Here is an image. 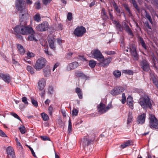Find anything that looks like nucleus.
I'll list each match as a JSON object with an SVG mask.
<instances>
[{
    "instance_id": "f257e3e1",
    "label": "nucleus",
    "mask_w": 158,
    "mask_h": 158,
    "mask_svg": "<svg viewBox=\"0 0 158 158\" xmlns=\"http://www.w3.org/2000/svg\"><path fill=\"white\" fill-rule=\"evenodd\" d=\"M29 15L19 16L20 25L16 26L14 28V31L17 34L27 35L30 34L31 31H33L31 27L26 26Z\"/></svg>"
},
{
    "instance_id": "f03ea898",
    "label": "nucleus",
    "mask_w": 158,
    "mask_h": 158,
    "mask_svg": "<svg viewBox=\"0 0 158 158\" xmlns=\"http://www.w3.org/2000/svg\"><path fill=\"white\" fill-rule=\"evenodd\" d=\"M139 103L144 110H146L148 108L151 109L152 107L151 99L148 95H145L140 98L139 100Z\"/></svg>"
},
{
    "instance_id": "7ed1b4c3",
    "label": "nucleus",
    "mask_w": 158,
    "mask_h": 158,
    "mask_svg": "<svg viewBox=\"0 0 158 158\" xmlns=\"http://www.w3.org/2000/svg\"><path fill=\"white\" fill-rule=\"evenodd\" d=\"M23 0H18L15 4L16 9L19 11V16H23L29 15L27 9L24 6Z\"/></svg>"
},
{
    "instance_id": "20e7f679",
    "label": "nucleus",
    "mask_w": 158,
    "mask_h": 158,
    "mask_svg": "<svg viewBox=\"0 0 158 158\" xmlns=\"http://www.w3.org/2000/svg\"><path fill=\"white\" fill-rule=\"evenodd\" d=\"M47 62L44 58H40L36 61L34 67L36 70L40 71L46 66Z\"/></svg>"
},
{
    "instance_id": "39448f33",
    "label": "nucleus",
    "mask_w": 158,
    "mask_h": 158,
    "mask_svg": "<svg viewBox=\"0 0 158 158\" xmlns=\"http://www.w3.org/2000/svg\"><path fill=\"white\" fill-rule=\"evenodd\" d=\"M149 125L151 128H158V120L154 115L152 114H149Z\"/></svg>"
},
{
    "instance_id": "423d86ee",
    "label": "nucleus",
    "mask_w": 158,
    "mask_h": 158,
    "mask_svg": "<svg viewBox=\"0 0 158 158\" xmlns=\"http://www.w3.org/2000/svg\"><path fill=\"white\" fill-rule=\"evenodd\" d=\"M86 30L83 26L77 27L74 30V35L78 37H81L86 32Z\"/></svg>"
},
{
    "instance_id": "0eeeda50",
    "label": "nucleus",
    "mask_w": 158,
    "mask_h": 158,
    "mask_svg": "<svg viewBox=\"0 0 158 158\" xmlns=\"http://www.w3.org/2000/svg\"><path fill=\"white\" fill-rule=\"evenodd\" d=\"M49 24L47 21L43 22L36 27V30L39 31H47L48 28Z\"/></svg>"
},
{
    "instance_id": "6e6552de",
    "label": "nucleus",
    "mask_w": 158,
    "mask_h": 158,
    "mask_svg": "<svg viewBox=\"0 0 158 158\" xmlns=\"http://www.w3.org/2000/svg\"><path fill=\"white\" fill-rule=\"evenodd\" d=\"M94 58L97 59L98 61H100L102 59H103L104 56L101 52L98 49H94L91 52Z\"/></svg>"
},
{
    "instance_id": "1a4fd4ad",
    "label": "nucleus",
    "mask_w": 158,
    "mask_h": 158,
    "mask_svg": "<svg viewBox=\"0 0 158 158\" xmlns=\"http://www.w3.org/2000/svg\"><path fill=\"white\" fill-rule=\"evenodd\" d=\"M140 65L142 69L145 71L147 72L150 69L149 63L145 59H142L140 62Z\"/></svg>"
},
{
    "instance_id": "9d476101",
    "label": "nucleus",
    "mask_w": 158,
    "mask_h": 158,
    "mask_svg": "<svg viewBox=\"0 0 158 158\" xmlns=\"http://www.w3.org/2000/svg\"><path fill=\"white\" fill-rule=\"evenodd\" d=\"M124 90L123 88L120 86H116L111 90L110 94L113 96L120 94Z\"/></svg>"
},
{
    "instance_id": "9b49d317",
    "label": "nucleus",
    "mask_w": 158,
    "mask_h": 158,
    "mask_svg": "<svg viewBox=\"0 0 158 158\" xmlns=\"http://www.w3.org/2000/svg\"><path fill=\"white\" fill-rule=\"evenodd\" d=\"M129 49L130 52L133 60H138L139 58V55L137 52L135 47L134 46H132Z\"/></svg>"
},
{
    "instance_id": "f8f14e48",
    "label": "nucleus",
    "mask_w": 158,
    "mask_h": 158,
    "mask_svg": "<svg viewBox=\"0 0 158 158\" xmlns=\"http://www.w3.org/2000/svg\"><path fill=\"white\" fill-rule=\"evenodd\" d=\"M79 65L77 62L74 61L69 64L67 66L66 69L67 71H69L76 69Z\"/></svg>"
},
{
    "instance_id": "ddd939ff",
    "label": "nucleus",
    "mask_w": 158,
    "mask_h": 158,
    "mask_svg": "<svg viewBox=\"0 0 158 158\" xmlns=\"http://www.w3.org/2000/svg\"><path fill=\"white\" fill-rule=\"evenodd\" d=\"M145 118L146 114L144 113L141 114L138 117L137 123L140 124H143L145 122Z\"/></svg>"
},
{
    "instance_id": "4468645a",
    "label": "nucleus",
    "mask_w": 158,
    "mask_h": 158,
    "mask_svg": "<svg viewBox=\"0 0 158 158\" xmlns=\"http://www.w3.org/2000/svg\"><path fill=\"white\" fill-rule=\"evenodd\" d=\"M112 60V58L111 57H108V58L103 59H102L101 61H102L100 64L103 67H105L108 66L109 63L111 62Z\"/></svg>"
},
{
    "instance_id": "2eb2a0df",
    "label": "nucleus",
    "mask_w": 158,
    "mask_h": 158,
    "mask_svg": "<svg viewBox=\"0 0 158 158\" xmlns=\"http://www.w3.org/2000/svg\"><path fill=\"white\" fill-rule=\"evenodd\" d=\"M0 77L7 83H9L10 82V77L9 74L1 73Z\"/></svg>"
},
{
    "instance_id": "dca6fc26",
    "label": "nucleus",
    "mask_w": 158,
    "mask_h": 158,
    "mask_svg": "<svg viewBox=\"0 0 158 158\" xmlns=\"http://www.w3.org/2000/svg\"><path fill=\"white\" fill-rule=\"evenodd\" d=\"M8 158H15V153L13 149H7Z\"/></svg>"
},
{
    "instance_id": "f3484780",
    "label": "nucleus",
    "mask_w": 158,
    "mask_h": 158,
    "mask_svg": "<svg viewBox=\"0 0 158 158\" xmlns=\"http://www.w3.org/2000/svg\"><path fill=\"white\" fill-rule=\"evenodd\" d=\"M48 41L50 48L53 50H55L56 47L54 45V38L53 37L50 38L48 39Z\"/></svg>"
},
{
    "instance_id": "a211bd4d",
    "label": "nucleus",
    "mask_w": 158,
    "mask_h": 158,
    "mask_svg": "<svg viewBox=\"0 0 158 158\" xmlns=\"http://www.w3.org/2000/svg\"><path fill=\"white\" fill-rule=\"evenodd\" d=\"M101 15L102 18L104 20H106L109 19V17L107 15L106 11L105 9L103 7L102 8Z\"/></svg>"
},
{
    "instance_id": "6ab92c4d",
    "label": "nucleus",
    "mask_w": 158,
    "mask_h": 158,
    "mask_svg": "<svg viewBox=\"0 0 158 158\" xmlns=\"http://www.w3.org/2000/svg\"><path fill=\"white\" fill-rule=\"evenodd\" d=\"M46 81L44 79H42L39 81L38 83V89L39 90L43 89L45 85Z\"/></svg>"
},
{
    "instance_id": "aec40b11",
    "label": "nucleus",
    "mask_w": 158,
    "mask_h": 158,
    "mask_svg": "<svg viewBox=\"0 0 158 158\" xmlns=\"http://www.w3.org/2000/svg\"><path fill=\"white\" fill-rule=\"evenodd\" d=\"M35 32L34 30L33 29V31H31L30 34L28 37V39L29 41H32L35 42H37L38 40L35 38Z\"/></svg>"
},
{
    "instance_id": "412c9836",
    "label": "nucleus",
    "mask_w": 158,
    "mask_h": 158,
    "mask_svg": "<svg viewBox=\"0 0 158 158\" xmlns=\"http://www.w3.org/2000/svg\"><path fill=\"white\" fill-rule=\"evenodd\" d=\"M75 76L78 77H80L83 79L87 78V76L84 74L83 72L80 71H77L75 73Z\"/></svg>"
},
{
    "instance_id": "4be33fe9",
    "label": "nucleus",
    "mask_w": 158,
    "mask_h": 158,
    "mask_svg": "<svg viewBox=\"0 0 158 158\" xmlns=\"http://www.w3.org/2000/svg\"><path fill=\"white\" fill-rule=\"evenodd\" d=\"M105 106V105L102 102H101L99 105L97 106V108L98 110V111L100 114L103 113L104 109Z\"/></svg>"
},
{
    "instance_id": "5701e85b",
    "label": "nucleus",
    "mask_w": 158,
    "mask_h": 158,
    "mask_svg": "<svg viewBox=\"0 0 158 158\" xmlns=\"http://www.w3.org/2000/svg\"><path fill=\"white\" fill-rule=\"evenodd\" d=\"M44 75L45 77H48L50 76L51 74V71L49 68L46 67L43 69Z\"/></svg>"
},
{
    "instance_id": "b1692460",
    "label": "nucleus",
    "mask_w": 158,
    "mask_h": 158,
    "mask_svg": "<svg viewBox=\"0 0 158 158\" xmlns=\"http://www.w3.org/2000/svg\"><path fill=\"white\" fill-rule=\"evenodd\" d=\"M138 39L139 43L141 44L142 47L144 49H146L147 47L143 39L141 36H139L138 37Z\"/></svg>"
},
{
    "instance_id": "393cba45",
    "label": "nucleus",
    "mask_w": 158,
    "mask_h": 158,
    "mask_svg": "<svg viewBox=\"0 0 158 158\" xmlns=\"http://www.w3.org/2000/svg\"><path fill=\"white\" fill-rule=\"evenodd\" d=\"M133 145V143L132 141L129 140L124 142V143L121 144L120 147L122 148H125L129 145Z\"/></svg>"
},
{
    "instance_id": "a878e982",
    "label": "nucleus",
    "mask_w": 158,
    "mask_h": 158,
    "mask_svg": "<svg viewBox=\"0 0 158 158\" xmlns=\"http://www.w3.org/2000/svg\"><path fill=\"white\" fill-rule=\"evenodd\" d=\"M75 92L77 94L79 98L80 99H82L83 98V94L81 89L77 87L75 89Z\"/></svg>"
},
{
    "instance_id": "bb28decb",
    "label": "nucleus",
    "mask_w": 158,
    "mask_h": 158,
    "mask_svg": "<svg viewBox=\"0 0 158 158\" xmlns=\"http://www.w3.org/2000/svg\"><path fill=\"white\" fill-rule=\"evenodd\" d=\"M17 48L19 53L22 55H23L25 53V51L23 46L20 44H17Z\"/></svg>"
},
{
    "instance_id": "cd10ccee",
    "label": "nucleus",
    "mask_w": 158,
    "mask_h": 158,
    "mask_svg": "<svg viewBox=\"0 0 158 158\" xmlns=\"http://www.w3.org/2000/svg\"><path fill=\"white\" fill-rule=\"evenodd\" d=\"M123 6L124 9L128 13L129 16H132L133 15L128 5L126 3L123 5Z\"/></svg>"
},
{
    "instance_id": "c85d7f7f",
    "label": "nucleus",
    "mask_w": 158,
    "mask_h": 158,
    "mask_svg": "<svg viewBox=\"0 0 158 158\" xmlns=\"http://www.w3.org/2000/svg\"><path fill=\"white\" fill-rule=\"evenodd\" d=\"M131 2L133 5V6L137 10L139 13L140 12V8L138 6L136 1L135 0H131Z\"/></svg>"
},
{
    "instance_id": "c756f323",
    "label": "nucleus",
    "mask_w": 158,
    "mask_h": 158,
    "mask_svg": "<svg viewBox=\"0 0 158 158\" xmlns=\"http://www.w3.org/2000/svg\"><path fill=\"white\" fill-rule=\"evenodd\" d=\"M114 10L118 14H119L121 12V11L119 8L116 3L114 1L112 2Z\"/></svg>"
},
{
    "instance_id": "7c9ffc66",
    "label": "nucleus",
    "mask_w": 158,
    "mask_h": 158,
    "mask_svg": "<svg viewBox=\"0 0 158 158\" xmlns=\"http://www.w3.org/2000/svg\"><path fill=\"white\" fill-rule=\"evenodd\" d=\"M34 20L36 22H39L41 21L40 15L39 13H37L34 17Z\"/></svg>"
},
{
    "instance_id": "2f4dec72",
    "label": "nucleus",
    "mask_w": 158,
    "mask_h": 158,
    "mask_svg": "<svg viewBox=\"0 0 158 158\" xmlns=\"http://www.w3.org/2000/svg\"><path fill=\"white\" fill-rule=\"evenodd\" d=\"M116 25L117 30L120 32H122L123 28L121 24L118 22L116 21Z\"/></svg>"
},
{
    "instance_id": "473e14b6",
    "label": "nucleus",
    "mask_w": 158,
    "mask_h": 158,
    "mask_svg": "<svg viewBox=\"0 0 158 158\" xmlns=\"http://www.w3.org/2000/svg\"><path fill=\"white\" fill-rule=\"evenodd\" d=\"M122 73L126 74L132 75L133 74V71L131 69L123 70L122 71Z\"/></svg>"
},
{
    "instance_id": "72a5a7b5",
    "label": "nucleus",
    "mask_w": 158,
    "mask_h": 158,
    "mask_svg": "<svg viewBox=\"0 0 158 158\" xmlns=\"http://www.w3.org/2000/svg\"><path fill=\"white\" fill-rule=\"evenodd\" d=\"M44 52L45 53L48 55H49L52 56V55L51 52H49L48 51V47L47 45L45 44L44 45Z\"/></svg>"
},
{
    "instance_id": "f704fd0d",
    "label": "nucleus",
    "mask_w": 158,
    "mask_h": 158,
    "mask_svg": "<svg viewBox=\"0 0 158 158\" xmlns=\"http://www.w3.org/2000/svg\"><path fill=\"white\" fill-rule=\"evenodd\" d=\"M133 117L132 116V113L131 112H129L128 115V119L127 122V124H129L131 123Z\"/></svg>"
},
{
    "instance_id": "c9c22d12",
    "label": "nucleus",
    "mask_w": 158,
    "mask_h": 158,
    "mask_svg": "<svg viewBox=\"0 0 158 158\" xmlns=\"http://www.w3.org/2000/svg\"><path fill=\"white\" fill-rule=\"evenodd\" d=\"M121 72L118 70H115L113 72V74L116 78H119L121 76Z\"/></svg>"
},
{
    "instance_id": "e433bc0d",
    "label": "nucleus",
    "mask_w": 158,
    "mask_h": 158,
    "mask_svg": "<svg viewBox=\"0 0 158 158\" xmlns=\"http://www.w3.org/2000/svg\"><path fill=\"white\" fill-rule=\"evenodd\" d=\"M145 17L148 19L150 23L152 24H153V22L150 15L147 11H145Z\"/></svg>"
},
{
    "instance_id": "4c0bfd02",
    "label": "nucleus",
    "mask_w": 158,
    "mask_h": 158,
    "mask_svg": "<svg viewBox=\"0 0 158 158\" xmlns=\"http://www.w3.org/2000/svg\"><path fill=\"white\" fill-rule=\"evenodd\" d=\"M151 79L152 80L153 83L158 88V80L153 75V76L151 77Z\"/></svg>"
},
{
    "instance_id": "58836bf2",
    "label": "nucleus",
    "mask_w": 158,
    "mask_h": 158,
    "mask_svg": "<svg viewBox=\"0 0 158 158\" xmlns=\"http://www.w3.org/2000/svg\"><path fill=\"white\" fill-rule=\"evenodd\" d=\"M27 69L28 71L31 74L34 73V69L32 66L30 65H27Z\"/></svg>"
},
{
    "instance_id": "ea45409f",
    "label": "nucleus",
    "mask_w": 158,
    "mask_h": 158,
    "mask_svg": "<svg viewBox=\"0 0 158 158\" xmlns=\"http://www.w3.org/2000/svg\"><path fill=\"white\" fill-rule=\"evenodd\" d=\"M68 131L69 133H71L72 131V123L71 122V120L70 119L69 120V125Z\"/></svg>"
},
{
    "instance_id": "a19ab883",
    "label": "nucleus",
    "mask_w": 158,
    "mask_h": 158,
    "mask_svg": "<svg viewBox=\"0 0 158 158\" xmlns=\"http://www.w3.org/2000/svg\"><path fill=\"white\" fill-rule=\"evenodd\" d=\"M96 64V61L94 60H90L89 62V65L91 68H94Z\"/></svg>"
},
{
    "instance_id": "79ce46f5",
    "label": "nucleus",
    "mask_w": 158,
    "mask_h": 158,
    "mask_svg": "<svg viewBox=\"0 0 158 158\" xmlns=\"http://www.w3.org/2000/svg\"><path fill=\"white\" fill-rule=\"evenodd\" d=\"M34 6L36 9L39 10L41 8V5L39 1H37L35 3Z\"/></svg>"
},
{
    "instance_id": "37998d69",
    "label": "nucleus",
    "mask_w": 158,
    "mask_h": 158,
    "mask_svg": "<svg viewBox=\"0 0 158 158\" xmlns=\"http://www.w3.org/2000/svg\"><path fill=\"white\" fill-rule=\"evenodd\" d=\"M19 129L22 134H25V128L23 125H21L19 127Z\"/></svg>"
},
{
    "instance_id": "c03bdc74",
    "label": "nucleus",
    "mask_w": 158,
    "mask_h": 158,
    "mask_svg": "<svg viewBox=\"0 0 158 158\" xmlns=\"http://www.w3.org/2000/svg\"><path fill=\"white\" fill-rule=\"evenodd\" d=\"M41 116L44 121H47L49 119V118L48 116L46 114L43 113L41 114Z\"/></svg>"
},
{
    "instance_id": "a18cd8bd",
    "label": "nucleus",
    "mask_w": 158,
    "mask_h": 158,
    "mask_svg": "<svg viewBox=\"0 0 158 158\" xmlns=\"http://www.w3.org/2000/svg\"><path fill=\"white\" fill-rule=\"evenodd\" d=\"M28 59H29L31 57L35 56V55L33 53L30 52H28L27 54Z\"/></svg>"
},
{
    "instance_id": "49530a36",
    "label": "nucleus",
    "mask_w": 158,
    "mask_h": 158,
    "mask_svg": "<svg viewBox=\"0 0 158 158\" xmlns=\"http://www.w3.org/2000/svg\"><path fill=\"white\" fill-rule=\"evenodd\" d=\"M31 102L32 104L36 107H37L38 106V104L37 102L33 98H32L31 99Z\"/></svg>"
},
{
    "instance_id": "de8ad7c7",
    "label": "nucleus",
    "mask_w": 158,
    "mask_h": 158,
    "mask_svg": "<svg viewBox=\"0 0 158 158\" xmlns=\"http://www.w3.org/2000/svg\"><path fill=\"white\" fill-rule=\"evenodd\" d=\"M11 115L14 116L15 118L18 119V120H20V121H21V119L20 118V117L18 115V114L16 113H11Z\"/></svg>"
},
{
    "instance_id": "09e8293b",
    "label": "nucleus",
    "mask_w": 158,
    "mask_h": 158,
    "mask_svg": "<svg viewBox=\"0 0 158 158\" xmlns=\"http://www.w3.org/2000/svg\"><path fill=\"white\" fill-rule=\"evenodd\" d=\"M126 98L124 93H123L122 94V99L121 102L123 104H124L126 102Z\"/></svg>"
},
{
    "instance_id": "8fccbe9b",
    "label": "nucleus",
    "mask_w": 158,
    "mask_h": 158,
    "mask_svg": "<svg viewBox=\"0 0 158 158\" xmlns=\"http://www.w3.org/2000/svg\"><path fill=\"white\" fill-rule=\"evenodd\" d=\"M40 138L41 139L44 141H50V138L46 136H41Z\"/></svg>"
},
{
    "instance_id": "3c124183",
    "label": "nucleus",
    "mask_w": 158,
    "mask_h": 158,
    "mask_svg": "<svg viewBox=\"0 0 158 158\" xmlns=\"http://www.w3.org/2000/svg\"><path fill=\"white\" fill-rule=\"evenodd\" d=\"M72 18V13L71 12H69L67 15V19L69 21H71Z\"/></svg>"
},
{
    "instance_id": "603ef678",
    "label": "nucleus",
    "mask_w": 158,
    "mask_h": 158,
    "mask_svg": "<svg viewBox=\"0 0 158 158\" xmlns=\"http://www.w3.org/2000/svg\"><path fill=\"white\" fill-rule=\"evenodd\" d=\"M78 112V111L77 110L74 109L72 111V115L76 116L77 115Z\"/></svg>"
},
{
    "instance_id": "864d4df0",
    "label": "nucleus",
    "mask_w": 158,
    "mask_h": 158,
    "mask_svg": "<svg viewBox=\"0 0 158 158\" xmlns=\"http://www.w3.org/2000/svg\"><path fill=\"white\" fill-rule=\"evenodd\" d=\"M22 101L24 103V104L27 105L28 102L27 101V98L26 97H23L22 98Z\"/></svg>"
},
{
    "instance_id": "5fc2aeb1",
    "label": "nucleus",
    "mask_w": 158,
    "mask_h": 158,
    "mask_svg": "<svg viewBox=\"0 0 158 158\" xmlns=\"http://www.w3.org/2000/svg\"><path fill=\"white\" fill-rule=\"evenodd\" d=\"M52 0H42L43 4L47 5Z\"/></svg>"
},
{
    "instance_id": "6e6d98bb",
    "label": "nucleus",
    "mask_w": 158,
    "mask_h": 158,
    "mask_svg": "<svg viewBox=\"0 0 158 158\" xmlns=\"http://www.w3.org/2000/svg\"><path fill=\"white\" fill-rule=\"evenodd\" d=\"M108 11L110 16V19L111 20L113 21L114 19V17L113 16V13L111 12H110V10H108Z\"/></svg>"
},
{
    "instance_id": "4d7b16f0",
    "label": "nucleus",
    "mask_w": 158,
    "mask_h": 158,
    "mask_svg": "<svg viewBox=\"0 0 158 158\" xmlns=\"http://www.w3.org/2000/svg\"><path fill=\"white\" fill-rule=\"evenodd\" d=\"M133 101H129V102H127L128 105H129V107L131 109H133Z\"/></svg>"
},
{
    "instance_id": "13d9d810",
    "label": "nucleus",
    "mask_w": 158,
    "mask_h": 158,
    "mask_svg": "<svg viewBox=\"0 0 158 158\" xmlns=\"http://www.w3.org/2000/svg\"><path fill=\"white\" fill-rule=\"evenodd\" d=\"M0 136L2 137H7L5 133L1 130L0 129Z\"/></svg>"
},
{
    "instance_id": "bf43d9fd",
    "label": "nucleus",
    "mask_w": 158,
    "mask_h": 158,
    "mask_svg": "<svg viewBox=\"0 0 158 158\" xmlns=\"http://www.w3.org/2000/svg\"><path fill=\"white\" fill-rule=\"evenodd\" d=\"M111 107V105H108L107 106H106V107H105L104 112H103V113H105L107 111H108Z\"/></svg>"
},
{
    "instance_id": "052dcab7",
    "label": "nucleus",
    "mask_w": 158,
    "mask_h": 158,
    "mask_svg": "<svg viewBox=\"0 0 158 158\" xmlns=\"http://www.w3.org/2000/svg\"><path fill=\"white\" fill-rule=\"evenodd\" d=\"M93 143V141L91 140H86L85 142V145H86L87 146L90 145L91 144H92Z\"/></svg>"
},
{
    "instance_id": "680f3d73",
    "label": "nucleus",
    "mask_w": 158,
    "mask_h": 158,
    "mask_svg": "<svg viewBox=\"0 0 158 158\" xmlns=\"http://www.w3.org/2000/svg\"><path fill=\"white\" fill-rule=\"evenodd\" d=\"M144 24H145V25L146 26L148 29H151V30L152 29L151 26L149 24V23L148 22V21H145Z\"/></svg>"
},
{
    "instance_id": "e2e57ef3",
    "label": "nucleus",
    "mask_w": 158,
    "mask_h": 158,
    "mask_svg": "<svg viewBox=\"0 0 158 158\" xmlns=\"http://www.w3.org/2000/svg\"><path fill=\"white\" fill-rule=\"evenodd\" d=\"M108 55H111L114 54L115 53V52L114 51H106L105 52Z\"/></svg>"
},
{
    "instance_id": "0e129e2a",
    "label": "nucleus",
    "mask_w": 158,
    "mask_h": 158,
    "mask_svg": "<svg viewBox=\"0 0 158 158\" xmlns=\"http://www.w3.org/2000/svg\"><path fill=\"white\" fill-rule=\"evenodd\" d=\"M39 90L41 92L40 93V95L41 97H43L44 96L45 94V90L43 89H42V90Z\"/></svg>"
},
{
    "instance_id": "69168bd1",
    "label": "nucleus",
    "mask_w": 158,
    "mask_h": 158,
    "mask_svg": "<svg viewBox=\"0 0 158 158\" xmlns=\"http://www.w3.org/2000/svg\"><path fill=\"white\" fill-rule=\"evenodd\" d=\"M72 52H69L66 55V58L68 59H69L71 58L73 54Z\"/></svg>"
},
{
    "instance_id": "338daca9",
    "label": "nucleus",
    "mask_w": 158,
    "mask_h": 158,
    "mask_svg": "<svg viewBox=\"0 0 158 158\" xmlns=\"http://www.w3.org/2000/svg\"><path fill=\"white\" fill-rule=\"evenodd\" d=\"M53 110V108L51 106H50L48 108V111L49 114L52 115V111Z\"/></svg>"
},
{
    "instance_id": "774afa93",
    "label": "nucleus",
    "mask_w": 158,
    "mask_h": 158,
    "mask_svg": "<svg viewBox=\"0 0 158 158\" xmlns=\"http://www.w3.org/2000/svg\"><path fill=\"white\" fill-rule=\"evenodd\" d=\"M127 32L128 34L131 36L132 37L134 36V35L131 29H130Z\"/></svg>"
}]
</instances>
